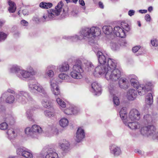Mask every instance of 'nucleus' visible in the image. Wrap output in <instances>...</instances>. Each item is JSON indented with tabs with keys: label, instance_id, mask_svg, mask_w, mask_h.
I'll use <instances>...</instances> for the list:
<instances>
[{
	"label": "nucleus",
	"instance_id": "nucleus-54",
	"mask_svg": "<svg viewBox=\"0 0 158 158\" xmlns=\"http://www.w3.org/2000/svg\"><path fill=\"white\" fill-rule=\"evenodd\" d=\"M140 48V46H136L132 48V51L134 52H137L138 50Z\"/></svg>",
	"mask_w": 158,
	"mask_h": 158
},
{
	"label": "nucleus",
	"instance_id": "nucleus-7",
	"mask_svg": "<svg viewBox=\"0 0 158 158\" xmlns=\"http://www.w3.org/2000/svg\"><path fill=\"white\" fill-rule=\"evenodd\" d=\"M110 60L113 61L114 60L111 58H108L106 64H100L96 67L94 69V75L96 76L98 74L99 75L106 74L108 70H109L110 69L109 66L108 65L109 61Z\"/></svg>",
	"mask_w": 158,
	"mask_h": 158
},
{
	"label": "nucleus",
	"instance_id": "nucleus-62",
	"mask_svg": "<svg viewBox=\"0 0 158 158\" xmlns=\"http://www.w3.org/2000/svg\"><path fill=\"white\" fill-rule=\"evenodd\" d=\"M135 152L138 153L139 154H141L142 153L141 151L139 149H137L136 150H135Z\"/></svg>",
	"mask_w": 158,
	"mask_h": 158
},
{
	"label": "nucleus",
	"instance_id": "nucleus-59",
	"mask_svg": "<svg viewBox=\"0 0 158 158\" xmlns=\"http://www.w3.org/2000/svg\"><path fill=\"white\" fill-rule=\"evenodd\" d=\"M79 2L80 4L82 6H84L85 5V3L84 1L83 0H79Z\"/></svg>",
	"mask_w": 158,
	"mask_h": 158
},
{
	"label": "nucleus",
	"instance_id": "nucleus-53",
	"mask_svg": "<svg viewBox=\"0 0 158 158\" xmlns=\"http://www.w3.org/2000/svg\"><path fill=\"white\" fill-rule=\"evenodd\" d=\"M52 6V4L50 2H46L44 9H47L51 8Z\"/></svg>",
	"mask_w": 158,
	"mask_h": 158
},
{
	"label": "nucleus",
	"instance_id": "nucleus-26",
	"mask_svg": "<svg viewBox=\"0 0 158 158\" xmlns=\"http://www.w3.org/2000/svg\"><path fill=\"white\" fill-rule=\"evenodd\" d=\"M21 69L19 66L17 65H14L10 68V72L11 73H15L17 77Z\"/></svg>",
	"mask_w": 158,
	"mask_h": 158
},
{
	"label": "nucleus",
	"instance_id": "nucleus-46",
	"mask_svg": "<svg viewBox=\"0 0 158 158\" xmlns=\"http://www.w3.org/2000/svg\"><path fill=\"white\" fill-rule=\"evenodd\" d=\"M7 35L3 32H0V42L4 41L6 38Z\"/></svg>",
	"mask_w": 158,
	"mask_h": 158
},
{
	"label": "nucleus",
	"instance_id": "nucleus-48",
	"mask_svg": "<svg viewBox=\"0 0 158 158\" xmlns=\"http://www.w3.org/2000/svg\"><path fill=\"white\" fill-rule=\"evenodd\" d=\"M33 112V111L31 110H28L26 112V115L27 117L30 120H31L32 119V113Z\"/></svg>",
	"mask_w": 158,
	"mask_h": 158
},
{
	"label": "nucleus",
	"instance_id": "nucleus-22",
	"mask_svg": "<svg viewBox=\"0 0 158 158\" xmlns=\"http://www.w3.org/2000/svg\"><path fill=\"white\" fill-rule=\"evenodd\" d=\"M31 129L34 134L35 138L37 137L38 135L42 131V128L37 125H34L31 127Z\"/></svg>",
	"mask_w": 158,
	"mask_h": 158
},
{
	"label": "nucleus",
	"instance_id": "nucleus-29",
	"mask_svg": "<svg viewBox=\"0 0 158 158\" xmlns=\"http://www.w3.org/2000/svg\"><path fill=\"white\" fill-rule=\"evenodd\" d=\"M8 93H10L11 94H15V91L14 90L12 89H8L7 91H6L4 93L2 94L1 97L0 98V103H1L4 101V97H5L6 95L8 94Z\"/></svg>",
	"mask_w": 158,
	"mask_h": 158
},
{
	"label": "nucleus",
	"instance_id": "nucleus-38",
	"mask_svg": "<svg viewBox=\"0 0 158 158\" xmlns=\"http://www.w3.org/2000/svg\"><path fill=\"white\" fill-rule=\"evenodd\" d=\"M46 98L47 99L46 100L45 99H43L42 102V103L44 107L45 108L49 107L50 106L51 103L49 102L48 100V96L46 95Z\"/></svg>",
	"mask_w": 158,
	"mask_h": 158
},
{
	"label": "nucleus",
	"instance_id": "nucleus-49",
	"mask_svg": "<svg viewBox=\"0 0 158 158\" xmlns=\"http://www.w3.org/2000/svg\"><path fill=\"white\" fill-rule=\"evenodd\" d=\"M8 127V125L6 122H3L0 124V129L2 130H5Z\"/></svg>",
	"mask_w": 158,
	"mask_h": 158
},
{
	"label": "nucleus",
	"instance_id": "nucleus-4",
	"mask_svg": "<svg viewBox=\"0 0 158 158\" xmlns=\"http://www.w3.org/2000/svg\"><path fill=\"white\" fill-rule=\"evenodd\" d=\"M63 3L62 1L58 3L54 9H50L47 10L48 15H44L42 18L43 22L48 21L50 19H54L55 17L59 15L62 11Z\"/></svg>",
	"mask_w": 158,
	"mask_h": 158
},
{
	"label": "nucleus",
	"instance_id": "nucleus-28",
	"mask_svg": "<svg viewBox=\"0 0 158 158\" xmlns=\"http://www.w3.org/2000/svg\"><path fill=\"white\" fill-rule=\"evenodd\" d=\"M59 69L61 72H66L69 69V66L67 62H64L59 66Z\"/></svg>",
	"mask_w": 158,
	"mask_h": 158
},
{
	"label": "nucleus",
	"instance_id": "nucleus-41",
	"mask_svg": "<svg viewBox=\"0 0 158 158\" xmlns=\"http://www.w3.org/2000/svg\"><path fill=\"white\" fill-rule=\"evenodd\" d=\"M50 85L51 87V90L56 89V90L57 91L58 87L57 82L54 80H52L50 81Z\"/></svg>",
	"mask_w": 158,
	"mask_h": 158
},
{
	"label": "nucleus",
	"instance_id": "nucleus-27",
	"mask_svg": "<svg viewBox=\"0 0 158 158\" xmlns=\"http://www.w3.org/2000/svg\"><path fill=\"white\" fill-rule=\"evenodd\" d=\"M119 114L120 117L123 120H127V108L126 107H123L121 109L120 112Z\"/></svg>",
	"mask_w": 158,
	"mask_h": 158
},
{
	"label": "nucleus",
	"instance_id": "nucleus-50",
	"mask_svg": "<svg viewBox=\"0 0 158 158\" xmlns=\"http://www.w3.org/2000/svg\"><path fill=\"white\" fill-rule=\"evenodd\" d=\"M151 44L153 46L157 47L158 44V41L156 39H153L151 40Z\"/></svg>",
	"mask_w": 158,
	"mask_h": 158
},
{
	"label": "nucleus",
	"instance_id": "nucleus-36",
	"mask_svg": "<svg viewBox=\"0 0 158 158\" xmlns=\"http://www.w3.org/2000/svg\"><path fill=\"white\" fill-rule=\"evenodd\" d=\"M59 123L61 127H64L68 125L69 121L67 118H63L60 120Z\"/></svg>",
	"mask_w": 158,
	"mask_h": 158
},
{
	"label": "nucleus",
	"instance_id": "nucleus-39",
	"mask_svg": "<svg viewBox=\"0 0 158 158\" xmlns=\"http://www.w3.org/2000/svg\"><path fill=\"white\" fill-rule=\"evenodd\" d=\"M56 101L58 105L61 107L64 108L66 106L65 103L59 98H56Z\"/></svg>",
	"mask_w": 158,
	"mask_h": 158
},
{
	"label": "nucleus",
	"instance_id": "nucleus-55",
	"mask_svg": "<svg viewBox=\"0 0 158 158\" xmlns=\"http://www.w3.org/2000/svg\"><path fill=\"white\" fill-rule=\"evenodd\" d=\"M135 10H131L128 11V15L129 16H131L135 14Z\"/></svg>",
	"mask_w": 158,
	"mask_h": 158
},
{
	"label": "nucleus",
	"instance_id": "nucleus-1",
	"mask_svg": "<svg viewBox=\"0 0 158 158\" xmlns=\"http://www.w3.org/2000/svg\"><path fill=\"white\" fill-rule=\"evenodd\" d=\"M101 33L100 29L98 27H93L91 28L85 27L80 31V36L75 35L73 36L65 37V39H70L73 41H76L82 39H86L91 38L93 37L99 35Z\"/></svg>",
	"mask_w": 158,
	"mask_h": 158
},
{
	"label": "nucleus",
	"instance_id": "nucleus-35",
	"mask_svg": "<svg viewBox=\"0 0 158 158\" xmlns=\"http://www.w3.org/2000/svg\"><path fill=\"white\" fill-rule=\"evenodd\" d=\"M153 101V96L152 94H148L146 98V103L147 104L150 105L152 104Z\"/></svg>",
	"mask_w": 158,
	"mask_h": 158
},
{
	"label": "nucleus",
	"instance_id": "nucleus-11",
	"mask_svg": "<svg viewBox=\"0 0 158 158\" xmlns=\"http://www.w3.org/2000/svg\"><path fill=\"white\" fill-rule=\"evenodd\" d=\"M29 90L31 92L35 91L45 94V92L42 86L38 83L30 82L28 84Z\"/></svg>",
	"mask_w": 158,
	"mask_h": 158
},
{
	"label": "nucleus",
	"instance_id": "nucleus-52",
	"mask_svg": "<svg viewBox=\"0 0 158 158\" xmlns=\"http://www.w3.org/2000/svg\"><path fill=\"white\" fill-rule=\"evenodd\" d=\"M68 77V76L64 73L60 74L59 75V78L62 80H64L66 78H67Z\"/></svg>",
	"mask_w": 158,
	"mask_h": 158
},
{
	"label": "nucleus",
	"instance_id": "nucleus-16",
	"mask_svg": "<svg viewBox=\"0 0 158 158\" xmlns=\"http://www.w3.org/2000/svg\"><path fill=\"white\" fill-rule=\"evenodd\" d=\"M90 91L96 95H99L101 93V85L96 82L93 83L91 85Z\"/></svg>",
	"mask_w": 158,
	"mask_h": 158
},
{
	"label": "nucleus",
	"instance_id": "nucleus-18",
	"mask_svg": "<svg viewBox=\"0 0 158 158\" xmlns=\"http://www.w3.org/2000/svg\"><path fill=\"white\" fill-rule=\"evenodd\" d=\"M110 153L114 156H118L121 154L120 148L114 144L111 145L110 148Z\"/></svg>",
	"mask_w": 158,
	"mask_h": 158
},
{
	"label": "nucleus",
	"instance_id": "nucleus-63",
	"mask_svg": "<svg viewBox=\"0 0 158 158\" xmlns=\"http://www.w3.org/2000/svg\"><path fill=\"white\" fill-rule=\"evenodd\" d=\"M153 8L152 6L149 7L148 9V11L150 12H151Z\"/></svg>",
	"mask_w": 158,
	"mask_h": 158
},
{
	"label": "nucleus",
	"instance_id": "nucleus-13",
	"mask_svg": "<svg viewBox=\"0 0 158 158\" xmlns=\"http://www.w3.org/2000/svg\"><path fill=\"white\" fill-rule=\"evenodd\" d=\"M31 71H28L27 70L21 69L19 74H18L17 77L20 79L24 80L30 77L31 76L35 74V72L32 70L31 68Z\"/></svg>",
	"mask_w": 158,
	"mask_h": 158
},
{
	"label": "nucleus",
	"instance_id": "nucleus-17",
	"mask_svg": "<svg viewBox=\"0 0 158 158\" xmlns=\"http://www.w3.org/2000/svg\"><path fill=\"white\" fill-rule=\"evenodd\" d=\"M115 86L114 84H110L109 86V91L111 95L113 96V102L114 105L118 106L119 104L120 101L118 98L117 97L114 96V89Z\"/></svg>",
	"mask_w": 158,
	"mask_h": 158
},
{
	"label": "nucleus",
	"instance_id": "nucleus-40",
	"mask_svg": "<svg viewBox=\"0 0 158 158\" xmlns=\"http://www.w3.org/2000/svg\"><path fill=\"white\" fill-rule=\"evenodd\" d=\"M118 84L119 87L121 88H124L125 87L124 85L126 83V79L125 78H121L119 79Z\"/></svg>",
	"mask_w": 158,
	"mask_h": 158
},
{
	"label": "nucleus",
	"instance_id": "nucleus-34",
	"mask_svg": "<svg viewBox=\"0 0 158 158\" xmlns=\"http://www.w3.org/2000/svg\"><path fill=\"white\" fill-rule=\"evenodd\" d=\"M31 128L30 127H26L25 130V134L28 137H30L32 138H35Z\"/></svg>",
	"mask_w": 158,
	"mask_h": 158
},
{
	"label": "nucleus",
	"instance_id": "nucleus-15",
	"mask_svg": "<svg viewBox=\"0 0 158 158\" xmlns=\"http://www.w3.org/2000/svg\"><path fill=\"white\" fill-rule=\"evenodd\" d=\"M136 120L131 121L128 119L125 120L123 121L124 123L131 129H139L140 127V124L136 122Z\"/></svg>",
	"mask_w": 158,
	"mask_h": 158
},
{
	"label": "nucleus",
	"instance_id": "nucleus-61",
	"mask_svg": "<svg viewBox=\"0 0 158 158\" xmlns=\"http://www.w3.org/2000/svg\"><path fill=\"white\" fill-rule=\"evenodd\" d=\"M147 10H139V12L141 13H145L147 12Z\"/></svg>",
	"mask_w": 158,
	"mask_h": 158
},
{
	"label": "nucleus",
	"instance_id": "nucleus-21",
	"mask_svg": "<svg viewBox=\"0 0 158 158\" xmlns=\"http://www.w3.org/2000/svg\"><path fill=\"white\" fill-rule=\"evenodd\" d=\"M137 96V92L134 89H130L127 93V98L129 100H134L136 98Z\"/></svg>",
	"mask_w": 158,
	"mask_h": 158
},
{
	"label": "nucleus",
	"instance_id": "nucleus-5",
	"mask_svg": "<svg viewBox=\"0 0 158 158\" xmlns=\"http://www.w3.org/2000/svg\"><path fill=\"white\" fill-rule=\"evenodd\" d=\"M156 128L153 125H148L141 127L140 132L143 135L151 137L153 139L158 140V132L156 133Z\"/></svg>",
	"mask_w": 158,
	"mask_h": 158
},
{
	"label": "nucleus",
	"instance_id": "nucleus-44",
	"mask_svg": "<svg viewBox=\"0 0 158 158\" xmlns=\"http://www.w3.org/2000/svg\"><path fill=\"white\" fill-rule=\"evenodd\" d=\"M44 114L45 116L49 118L53 117L55 115V114L53 112L50 111L48 110L45 111Z\"/></svg>",
	"mask_w": 158,
	"mask_h": 158
},
{
	"label": "nucleus",
	"instance_id": "nucleus-33",
	"mask_svg": "<svg viewBox=\"0 0 158 158\" xmlns=\"http://www.w3.org/2000/svg\"><path fill=\"white\" fill-rule=\"evenodd\" d=\"M59 145L61 147V149L64 151L69 148L70 144L68 141L65 140L63 141V143H60Z\"/></svg>",
	"mask_w": 158,
	"mask_h": 158
},
{
	"label": "nucleus",
	"instance_id": "nucleus-56",
	"mask_svg": "<svg viewBox=\"0 0 158 158\" xmlns=\"http://www.w3.org/2000/svg\"><path fill=\"white\" fill-rule=\"evenodd\" d=\"M45 3L46 2H40L39 5L40 7L41 8L44 9L45 7Z\"/></svg>",
	"mask_w": 158,
	"mask_h": 158
},
{
	"label": "nucleus",
	"instance_id": "nucleus-8",
	"mask_svg": "<svg viewBox=\"0 0 158 158\" xmlns=\"http://www.w3.org/2000/svg\"><path fill=\"white\" fill-rule=\"evenodd\" d=\"M83 72V69L81 65L76 64L73 66L72 70L70 73V75L74 79H80L82 77L81 74Z\"/></svg>",
	"mask_w": 158,
	"mask_h": 158
},
{
	"label": "nucleus",
	"instance_id": "nucleus-2",
	"mask_svg": "<svg viewBox=\"0 0 158 158\" xmlns=\"http://www.w3.org/2000/svg\"><path fill=\"white\" fill-rule=\"evenodd\" d=\"M15 98L14 96L10 94H7L6 97L5 101L6 102L10 104L13 103L15 100L24 104L27 103L29 101H31L32 98L29 94L26 91H19L15 94Z\"/></svg>",
	"mask_w": 158,
	"mask_h": 158
},
{
	"label": "nucleus",
	"instance_id": "nucleus-10",
	"mask_svg": "<svg viewBox=\"0 0 158 158\" xmlns=\"http://www.w3.org/2000/svg\"><path fill=\"white\" fill-rule=\"evenodd\" d=\"M17 154L26 158H32L33 155L31 151L28 149L22 147L18 148L16 150Z\"/></svg>",
	"mask_w": 158,
	"mask_h": 158
},
{
	"label": "nucleus",
	"instance_id": "nucleus-23",
	"mask_svg": "<svg viewBox=\"0 0 158 158\" xmlns=\"http://www.w3.org/2000/svg\"><path fill=\"white\" fill-rule=\"evenodd\" d=\"M78 110L76 107L71 106L69 108H67L64 110V113L68 115L76 114L77 113Z\"/></svg>",
	"mask_w": 158,
	"mask_h": 158
},
{
	"label": "nucleus",
	"instance_id": "nucleus-51",
	"mask_svg": "<svg viewBox=\"0 0 158 158\" xmlns=\"http://www.w3.org/2000/svg\"><path fill=\"white\" fill-rule=\"evenodd\" d=\"M55 96H58L60 95V90L58 88V90H56V89H52L51 90Z\"/></svg>",
	"mask_w": 158,
	"mask_h": 158
},
{
	"label": "nucleus",
	"instance_id": "nucleus-20",
	"mask_svg": "<svg viewBox=\"0 0 158 158\" xmlns=\"http://www.w3.org/2000/svg\"><path fill=\"white\" fill-rule=\"evenodd\" d=\"M129 79L131 84L134 88H137L140 85L137 77L134 75H130Z\"/></svg>",
	"mask_w": 158,
	"mask_h": 158
},
{
	"label": "nucleus",
	"instance_id": "nucleus-19",
	"mask_svg": "<svg viewBox=\"0 0 158 158\" xmlns=\"http://www.w3.org/2000/svg\"><path fill=\"white\" fill-rule=\"evenodd\" d=\"M85 136L84 130L81 128H78L77 130L76 140L77 142H79L84 139Z\"/></svg>",
	"mask_w": 158,
	"mask_h": 158
},
{
	"label": "nucleus",
	"instance_id": "nucleus-6",
	"mask_svg": "<svg viewBox=\"0 0 158 158\" xmlns=\"http://www.w3.org/2000/svg\"><path fill=\"white\" fill-rule=\"evenodd\" d=\"M122 28L119 27H115L113 30L114 33L117 36L121 38H124L126 36V34L124 30L127 32L130 30V27L128 24L126 23H122L121 24Z\"/></svg>",
	"mask_w": 158,
	"mask_h": 158
},
{
	"label": "nucleus",
	"instance_id": "nucleus-30",
	"mask_svg": "<svg viewBox=\"0 0 158 158\" xmlns=\"http://www.w3.org/2000/svg\"><path fill=\"white\" fill-rule=\"evenodd\" d=\"M102 29L103 32L107 35H110L113 31V28L110 26H104Z\"/></svg>",
	"mask_w": 158,
	"mask_h": 158
},
{
	"label": "nucleus",
	"instance_id": "nucleus-43",
	"mask_svg": "<svg viewBox=\"0 0 158 158\" xmlns=\"http://www.w3.org/2000/svg\"><path fill=\"white\" fill-rule=\"evenodd\" d=\"M86 68L88 69V70L91 71L93 70L94 67L92 63L90 61H87L86 63Z\"/></svg>",
	"mask_w": 158,
	"mask_h": 158
},
{
	"label": "nucleus",
	"instance_id": "nucleus-3",
	"mask_svg": "<svg viewBox=\"0 0 158 158\" xmlns=\"http://www.w3.org/2000/svg\"><path fill=\"white\" fill-rule=\"evenodd\" d=\"M117 64V62L114 60L113 61L111 60L109 61L108 65L110 69L105 74V77L107 80L116 81L121 77L120 71L116 68Z\"/></svg>",
	"mask_w": 158,
	"mask_h": 158
},
{
	"label": "nucleus",
	"instance_id": "nucleus-32",
	"mask_svg": "<svg viewBox=\"0 0 158 158\" xmlns=\"http://www.w3.org/2000/svg\"><path fill=\"white\" fill-rule=\"evenodd\" d=\"M8 4L9 6L8 10L10 13H14L15 12L16 9L15 3L9 0L8 1Z\"/></svg>",
	"mask_w": 158,
	"mask_h": 158
},
{
	"label": "nucleus",
	"instance_id": "nucleus-9",
	"mask_svg": "<svg viewBox=\"0 0 158 158\" xmlns=\"http://www.w3.org/2000/svg\"><path fill=\"white\" fill-rule=\"evenodd\" d=\"M42 158H58V156L55 150L52 148H44L40 154Z\"/></svg>",
	"mask_w": 158,
	"mask_h": 158
},
{
	"label": "nucleus",
	"instance_id": "nucleus-60",
	"mask_svg": "<svg viewBox=\"0 0 158 158\" xmlns=\"http://www.w3.org/2000/svg\"><path fill=\"white\" fill-rule=\"evenodd\" d=\"M99 6L100 8H101L102 9L103 8L104 6L103 5V3L102 2H100L99 3Z\"/></svg>",
	"mask_w": 158,
	"mask_h": 158
},
{
	"label": "nucleus",
	"instance_id": "nucleus-64",
	"mask_svg": "<svg viewBox=\"0 0 158 158\" xmlns=\"http://www.w3.org/2000/svg\"><path fill=\"white\" fill-rule=\"evenodd\" d=\"M52 130H53L52 131H55V132H57L58 130L57 129L53 127V128L52 129Z\"/></svg>",
	"mask_w": 158,
	"mask_h": 158
},
{
	"label": "nucleus",
	"instance_id": "nucleus-47",
	"mask_svg": "<svg viewBox=\"0 0 158 158\" xmlns=\"http://www.w3.org/2000/svg\"><path fill=\"white\" fill-rule=\"evenodd\" d=\"M111 49L114 50H117L119 48V45L117 43H112L111 44Z\"/></svg>",
	"mask_w": 158,
	"mask_h": 158
},
{
	"label": "nucleus",
	"instance_id": "nucleus-12",
	"mask_svg": "<svg viewBox=\"0 0 158 158\" xmlns=\"http://www.w3.org/2000/svg\"><path fill=\"white\" fill-rule=\"evenodd\" d=\"M140 118V114L139 111L135 109H132L130 112L129 116L127 119L131 120V121L138 120Z\"/></svg>",
	"mask_w": 158,
	"mask_h": 158
},
{
	"label": "nucleus",
	"instance_id": "nucleus-45",
	"mask_svg": "<svg viewBox=\"0 0 158 158\" xmlns=\"http://www.w3.org/2000/svg\"><path fill=\"white\" fill-rule=\"evenodd\" d=\"M143 85L144 87L148 91L150 90L152 88V84L150 82H147L145 85Z\"/></svg>",
	"mask_w": 158,
	"mask_h": 158
},
{
	"label": "nucleus",
	"instance_id": "nucleus-24",
	"mask_svg": "<svg viewBox=\"0 0 158 158\" xmlns=\"http://www.w3.org/2000/svg\"><path fill=\"white\" fill-rule=\"evenodd\" d=\"M6 133L8 138L10 139L15 138L17 136L16 131L13 128L8 129Z\"/></svg>",
	"mask_w": 158,
	"mask_h": 158
},
{
	"label": "nucleus",
	"instance_id": "nucleus-14",
	"mask_svg": "<svg viewBox=\"0 0 158 158\" xmlns=\"http://www.w3.org/2000/svg\"><path fill=\"white\" fill-rule=\"evenodd\" d=\"M97 56L98 59V60L100 64H106V59L109 58V55L106 53H105L102 52L100 51H98L97 54Z\"/></svg>",
	"mask_w": 158,
	"mask_h": 158
},
{
	"label": "nucleus",
	"instance_id": "nucleus-25",
	"mask_svg": "<svg viewBox=\"0 0 158 158\" xmlns=\"http://www.w3.org/2000/svg\"><path fill=\"white\" fill-rule=\"evenodd\" d=\"M56 67L55 66L53 65L48 66L46 71V74L50 77H52L54 75L53 70L55 69Z\"/></svg>",
	"mask_w": 158,
	"mask_h": 158
},
{
	"label": "nucleus",
	"instance_id": "nucleus-37",
	"mask_svg": "<svg viewBox=\"0 0 158 158\" xmlns=\"http://www.w3.org/2000/svg\"><path fill=\"white\" fill-rule=\"evenodd\" d=\"M5 121L10 125L13 124L15 123V119L12 116L6 115Z\"/></svg>",
	"mask_w": 158,
	"mask_h": 158
},
{
	"label": "nucleus",
	"instance_id": "nucleus-57",
	"mask_svg": "<svg viewBox=\"0 0 158 158\" xmlns=\"http://www.w3.org/2000/svg\"><path fill=\"white\" fill-rule=\"evenodd\" d=\"M145 19L147 21L149 22L151 20V17L148 14H146L145 16Z\"/></svg>",
	"mask_w": 158,
	"mask_h": 158
},
{
	"label": "nucleus",
	"instance_id": "nucleus-42",
	"mask_svg": "<svg viewBox=\"0 0 158 158\" xmlns=\"http://www.w3.org/2000/svg\"><path fill=\"white\" fill-rule=\"evenodd\" d=\"M143 118L145 121L147 123H150L152 121V118L151 115L147 114L145 115L143 117Z\"/></svg>",
	"mask_w": 158,
	"mask_h": 158
},
{
	"label": "nucleus",
	"instance_id": "nucleus-31",
	"mask_svg": "<svg viewBox=\"0 0 158 158\" xmlns=\"http://www.w3.org/2000/svg\"><path fill=\"white\" fill-rule=\"evenodd\" d=\"M137 89V91L138 94L141 96L144 95L146 92L148 91L144 87V85H140Z\"/></svg>",
	"mask_w": 158,
	"mask_h": 158
},
{
	"label": "nucleus",
	"instance_id": "nucleus-58",
	"mask_svg": "<svg viewBox=\"0 0 158 158\" xmlns=\"http://www.w3.org/2000/svg\"><path fill=\"white\" fill-rule=\"evenodd\" d=\"M21 23L23 26H27L28 24V23L25 20H22L21 21Z\"/></svg>",
	"mask_w": 158,
	"mask_h": 158
}]
</instances>
